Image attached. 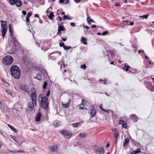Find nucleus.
I'll use <instances>...</instances> for the list:
<instances>
[{"instance_id": "052dcab7", "label": "nucleus", "mask_w": 154, "mask_h": 154, "mask_svg": "<svg viewBox=\"0 0 154 154\" xmlns=\"http://www.w3.org/2000/svg\"><path fill=\"white\" fill-rule=\"evenodd\" d=\"M79 109H84V107L83 106H81V105H80Z\"/></svg>"}, {"instance_id": "a211bd4d", "label": "nucleus", "mask_w": 154, "mask_h": 154, "mask_svg": "<svg viewBox=\"0 0 154 154\" xmlns=\"http://www.w3.org/2000/svg\"><path fill=\"white\" fill-rule=\"evenodd\" d=\"M79 135L81 137L84 138L87 136V134L85 133L82 132Z\"/></svg>"}, {"instance_id": "39448f33", "label": "nucleus", "mask_w": 154, "mask_h": 154, "mask_svg": "<svg viewBox=\"0 0 154 154\" xmlns=\"http://www.w3.org/2000/svg\"><path fill=\"white\" fill-rule=\"evenodd\" d=\"M2 22L1 28L2 35L4 38L5 36L7 31V26L6 24V22L5 21L1 20Z\"/></svg>"}, {"instance_id": "8fccbe9b", "label": "nucleus", "mask_w": 154, "mask_h": 154, "mask_svg": "<svg viewBox=\"0 0 154 154\" xmlns=\"http://www.w3.org/2000/svg\"><path fill=\"white\" fill-rule=\"evenodd\" d=\"M4 84L5 85V86L7 87H8V86H9L8 83L6 82H5V83H4Z\"/></svg>"}, {"instance_id": "f704fd0d", "label": "nucleus", "mask_w": 154, "mask_h": 154, "mask_svg": "<svg viewBox=\"0 0 154 154\" xmlns=\"http://www.w3.org/2000/svg\"><path fill=\"white\" fill-rule=\"evenodd\" d=\"M71 47L70 46H68L66 45L64 46L63 48L65 50H66L67 49H69L71 48Z\"/></svg>"}, {"instance_id": "bf43d9fd", "label": "nucleus", "mask_w": 154, "mask_h": 154, "mask_svg": "<svg viewBox=\"0 0 154 154\" xmlns=\"http://www.w3.org/2000/svg\"><path fill=\"white\" fill-rule=\"evenodd\" d=\"M15 153H17V152H23L20 150V151H15Z\"/></svg>"}, {"instance_id": "20e7f679", "label": "nucleus", "mask_w": 154, "mask_h": 154, "mask_svg": "<svg viewBox=\"0 0 154 154\" xmlns=\"http://www.w3.org/2000/svg\"><path fill=\"white\" fill-rule=\"evenodd\" d=\"M13 60V58L10 56H7L3 59L2 62L4 64L8 65L11 64Z\"/></svg>"}, {"instance_id": "4d7b16f0", "label": "nucleus", "mask_w": 154, "mask_h": 154, "mask_svg": "<svg viewBox=\"0 0 154 154\" xmlns=\"http://www.w3.org/2000/svg\"><path fill=\"white\" fill-rule=\"evenodd\" d=\"M112 131L113 132H116L117 131V129L116 128H113L112 129Z\"/></svg>"}, {"instance_id": "72a5a7b5", "label": "nucleus", "mask_w": 154, "mask_h": 154, "mask_svg": "<svg viewBox=\"0 0 154 154\" xmlns=\"http://www.w3.org/2000/svg\"><path fill=\"white\" fill-rule=\"evenodd\" d=\"M72 125L73 127H77L78 125H80V123H74L72 124Z\"/></svg>"}, {"instance_id": "37998d69", "label": "nucleus", "mask_w": 154, "mask_h": 154, "mask_svg": "<svg viewBox=\"0 0 154 154\" xmlns=\"http://www.w3.org/2000/svg\"><path fill=\"white\" fill-rule=\"evenodd\" d=\"M60 46L61 47H63V48H64V46H65L64 45V44L63 43H60L59 44Z\"/></svg>"}, {"instance_id": "4c0bfd02", "label": "nucleus", "mask_w": 154, "mask_h": 154, "mask_svg": "<svg viewBox=\"0 0 154 154\" xmlns=\"http://www.w3.org/2000/svg\"><path fill=\"white\" fill-rule=\"evenodd\" d=\"M135 152L136 153V154L141 152V150L140 149H138L137 150L135 151Z\"/></svg>"}, {"instance_id": "c85d7f7f", "label": "nucleus", "mask_w": 154, "mask_h": 154, "mask_svg": "<svg viewBox=\"0 0 154 154\" xmlns=\"http://www.w3.org/2000/svg\"><path fill=\"white\" fill-rule=\"evenodd\" d=\"M129 141V140L128 139H125L124 142L123 143V146H125L126 144L128 143Z\"/></svg>"}, {"instance_id": "a18cd8bd", "label": "nucleus", "mask_w": 154, "mask_h": 154, "mask_svg": "<svg viewBox=\"0 0 154 154\" xmlns=\"http://www.w3.org/2000/svg\"><path fill=\"white\" fill-rule=\"evenodd\" d=\"M29 17H27L26 16V22L28 23L29 22Z\"/></svg>"}, {"instance_id": "a19ab883", "label": "nucleus", "mask_w": 154, "mask_h": 154, "mask_svg": "<svg viewBox=\"0 0 154 154\" xmlns=\"http://www.w3.org/2000/svg\"><path fill=\"white\" fill-rule=\"evenodd\" d=\"M32 15V13L31 12H29L28 13L26 17H29L30 16H31Z\"/></svg>"}, {"instance_id": "5701e85b", "label": "nucleus", "mask_w": 154, "mask_h": 154, "mask_svg": "<svg viewBox=\"0 0 154 154\" xmlns=\"http://www.w3.org/2000/svg\"><path fill=\"white\" fill-rule=\"evenodd\" d=\"M54 16V13L53 12H51L50 13L49 15L48 16V17L50 19H52L53 18V17Z\"/></svg>"}, {"instance_id": "423d86ee", "label": "nucleus", "mask_w": 154, "mask_h": 154, "mask_svg": "<svg viewBox=\"0 0 154 154\" xmlns=\"http://www.w3.org/2000/svg\"><path fill=\"white\" fill-rule=\"evenodd\" d=\"M31 91L32 93L31 94L30 97L32 101L34 102H36L37 94L34 88H31Z\"/></svg>"}, {"instance_id": "ea45409f", "label": "nucleus", "mask_w": 154, "mask_h": 154, "mask_svg": "<svg viewBox=\"0 0 154 154\" xmlns=\"http://www.w3.org/2000/svg\"><path fill=\"white\" fill-rule=\"evenodd\" d=\"M108 32L107 31H105L103 32L102 33H101V35H105L107 34L108 33Z\"/></svg>"}, {"instance_id": "c9c22d12", "label": "nucleus", "mask_w": 154, "mask_h": 154, "mask_svg": "<svg viewBox=\"0 0 154 154\" xmlns=\"http://www.w3.org/2000/svg\"><path fill=\"white\" fill-rule=\"evenodd\" d=\"M53 125L54 126L56 127H58L59 126V124L56 121L55 122H54Z\"/></svg>"}, {"instance_id": "1a4fd4ad", "label": "nucleus", "mask_w": 154, "mask_h": 154, "mask_svg": "<svg viewBox=\"0 0 154 154\" xmlns=\"http://www.w3.org/2000/svg\"><path fill=\"white\" fill-rule=\"evenodd\" d=\"M90 109V114L91 115V117H94L96 115V112L95 110H94V108L93 107H91Z\"/></svg>"}, {"instance_id": "13d9d810", "label": "nucleus", "mask_w": 154, "mask_h": 154, "mask_svg": "<svg viewBox=\"0 0 154 154\" xmlns=\"http://www.w3.org/2000/svg\"><path fill=\"white\" fill-rule=\"evenodd\" d=\"M61 38L62 39V40L64 41H66V39H67V37H66V38H63L62 37H61Z\"/></svg>"}, {"instance_id": "cd10ccee", "label": "nucleus", "mask_w": 154, "mask_h": 154, "mask_svg": "<svg viewBox=\"0 0 154 154\" xmlns=\"http://www.w3.org/2000/svg\"><path fill=\"white\" fill-rule=\"evenodd\" d=\"M15 0H9V3L11 5H14L15 3Z\"/></svg>"}, {"instance_id": "7ed1b4c3", "label": "nucleus", "mask_w": 154, "mask_h": 154, "mask_svg": "<svg viewBox=\"0 0 154 154\" xmlns=\"http://www.w3.org/2000/svg\"><path fill=\"white\" fill-rule=\"evenodd\" d=\"M37 103L36 102H29L28 103V107L26 109V111L27 112L31 113L33 112H35L34 106H36Z\"/></svg>"}, {"instance_id": "79ce46f5", "label": "nucleus", "mask_w": 154, "mask_h": 154, "mask_svg": "<svg viewBox=\"0 0 154 154\" xmlns=\"http://www.w3.org/2000/svg\"><path fill=\"white\" fill-rule=\"evenodd\" d=\"M72 135L71 133L67 131V134L66 135L68 136H71Z\"/></svg>"}, {"instance_id": "6e6552de", "label": "nucleus", "mask_w": 154, "mask_h": 154, "mask_svg": "<svg viewBox=\"0 0 154 154\" xmlns=\"http://www.w3.org/2000/svg\"><path fill=\"white\" fill-rule=\"evenodd\" d=\"M130 118L133 120V121L135 122H137L138 119V118L137 116L134 114H132L129 116Z\"/></svg>"}, {"instance_id": "f257e3e1", "label": "nucleus", "mask_w": 154, "mask_h": 154, "mask_svg": "<svg viewBox=\"0 0 154 154\" xmlns=\"http://www.w3.org/2000/svg\"><path fill=\"white\" fill-rule=\"evenodd\" d=\"M38 100L41 108L47 111L49 110L48 98L44 94H41L39 96Z\"/></svg>"}, {"instance_id": "a878e982", "label": "nucleus", "mask_w": 154, "mask_h": 154, "mask_svg": "<svg viewBox=\"0 0 154 154\" xmlns=\"http://www.w3.org/2000/svg\"><path fill=\"white\" fill-rule=\"evenodd\" d=\"M57 148V146L56 145L54 146L51 148V150L52 152L56 151Z\"/></svg>"}, {"instance_id": "4468645a", "label": "nucleus", "mask_w": 154, "mask_h": 154, "mask_svg": "<svg viewBox=\"0 0 154 154\" xmlns=\"http://www.w3.org/2000/svg\"><path fill=\"white\" fill-rule=\"evenodd\" d=\"M97 152H104V150L101 147H99L97 149Z\"/></svg>"}, {"instance_id": "de8ad7c7", "label": "nucleus", "mask_w": 154, "mask_h": 154, "mask_svg": "<svg viewBox=\"0 0 154 154\" xmlns=\"http://www.w3.org/2000/svg\"><path fill=\"white\" fill-rule=\"evenodd\" d=\"M68 103H66L64 105H63V106L64 108H66L68 107Z\"/></svg>"}, {"instance_id": "49530a36", "label": "nucleus", "mask_w": 154, "mask_h": 154, "mask_svg": "<svg viewBox=\"0 0 154 154\" xmlns=\"http://www.w3.org/2000/svg\"><path fill=\"white\" fill-rule=\"evenodd\" d=\"M127 126V125L126 124H125V123H123L122 125V127H123L125 128H126Z\"/></svg>"}, {"instance_id": "b1692460", "label": "nucleus", "mask_w": 154, "mask_h": 154, "mask_svg": "<svg viewBox=\"0 0 154 154\" xmlns=\"http://www.w3.org/2000/svg\"><path fill=\"white\" fill-rule=\"evenodd\" d=\"M149 16V14H147L146 15H144L142 16H140L139 17L140 18H142L143 19H147L148 18Z\"/></svg>"}, {"instance_id": "e2e57ef3", "label": "nucleus", "mask_w": 154, "mask_h": 154, "mask_svg": "<svg viewBox=\"0 0 154 154\" xmlns=\"http://www.w3.org/2000/svg\"><path fill=\"white\" fill-rule=\"evenodd\" d=\"M83 27L87 29H88L89 28V27L88 26H84Z\"/></svg>"}, {"instance_id": "f3484780", "label": "nucleus", "mask_w": 154, "mask_h": 154, "mask_svg": "<svg viewBox=\"0 0 154 154\" xmlns=\"http://www.w3.org/2000/svg\"><path fill=\"white\" fill-rule=\"evenodd\" d=\"M54 53H51L49 55V57H50L49 59L51 60H54L56 59V56H53L52 57H51V56L53 54H54Z\"/></svg>"}, {"instance_id": "ddd939ff", "label": "nucleus", "mask_w": 154, "mask_h": 154, "mask_svg": "<svg viewBox=\"0 0 154 154\" xmlns=\"http://www.w3.org/2000/svg\"><path fill=\"white\" fill-rule=\"evenodd\" d=\"M87 20L88 23L89 24H91V22H95L92 19H91V17L89 16L88 17H87Z\"/></svg>"}, {"instance_id": "4be33fe9", "label": "nucleus", "mask_w": 154, "mask_h": 154, "mask_svg": "<svg viewBox=\"0 0 154 154\" xmlns=\"http://www.w3.org/2000/svg\"><path fill=\"white\" fill-rule=\"evenodd\" d=\"M114 137L115 138L116 140V142L117 141V137L119 135V133L118 132H116L114 133Z\"/></svg>"}, {"instance_id": "9b49d317", "label": "nucleus", "mask_w": 154, "mask_h": 154, "mask_svg": "<svg viewBox=\"0 0 154 154\" xmlns=\"http://www.w3.org/2000/svg\"><path fill=\"white\" fill-rule=\"evenodd\" d=\"M15 4L17 7H20L22 5V3L20 0H16Z\"/></svg>"}, {"instance_id": "f03ea898", "label": "nucleus", "mask_w": 154, "mask_h": 154, "mask_svg": "<svg viewBox=\"0 0 154 154\" xmlns=\"http://www.w3.org/2000/svg\"><path fill=\"white\" fill-rule=\"evenodd\" d=\"M11 75L14 78L18 79L20 76V69L16 65L12 66L11 68Z\"/></svg>"}, {"instance_id": "dca6fc26", "label": "nucleus", "mask_w": 154, "mask_h": 154, "mask_svg": "<svg viewBox=\"0 0 154 154\" xmlns=\"http://www.w3.org/2000/svg\"><path fill=\"white\" fill-rule=\"evenodd\" d=\"M87 39L86 38H85L84 37H82L81 40V42L82 43H84L85 45H87Z\"/></svg>"}, {"instance_id": "338daca9", "label": "nucleus", "mask_w": 154, "mask_h": 154, "mask_svg": "<svg viewBox=\"0 0 154 154\" xmlns=\"http://www.w3.org/2000/svg\"><path fill=\"white\" fill-rule=\"evenodd\" d=\"M130 154H136V153L135 152V151L132 152Z\"/></svg>"}, {"instance_id": "6ab92c4d", "label": "nucleus", "mask_w": 154, "mask_h": 154, "mask_svg": "<svg viewBox=\"0 0 154 154\" xmlns=\"http://www.w3.org/2000/svg\"><path fill=\"white\" fill-rule=\"evenodd\" d=\"M63 19L64 20L67 19L70 20L72 19V17H69L67 15H64L63 16Z\"/></svg>"}, {"instance_id": "412c9836", "label": "nucleus", "mask_w": 154, "mask_h": 154, "mask_svg": "<svg viewBox=\"0 0 154 154\" xmlns=\"http://www.w3.org/2000/svg\"><path fill=\"white\" fill-rule=\"evenodd\" d=\"M61 133L64 136H66L67 134V131L66 130H62L61 131Z\"/></svg>"}, {"instance_id": "3c124183", "label": "nucleus", "mask_w": 154, "mask_h": 154, "mask_svg": "<svg viewBox=\"0 0 154 154\" xmlns=\"http://www.w3.org/2000/svg\"><path fill=\"white\" fill-rule=\"evenodd\" d=\"M11 25H9V32H10L11 34V33H12V31H11Z\"/></svg>"}, {"instance_id": "6e6d98bb", "label": "nucleus", "mask_w": 154, "mask_h": 154, "mask_svg": "<svg viewBox=\"0 0 154 154\" xmlns=\"http://www.w3.org/2000/svg\"><path fill=\"white\" fill-rule=\"evenodd\" d=\"M34 16L35 17H37V18L40 19L39 16L38 14H35L34 15Z\"/></svg>"}, {"instance_id": "7c9ffc66", "label": "nucleus", "mask_w": 154, "mask_h": 154, "mask_svg": "<svg viewBox=\"0 0 154 154\" xmlns=\"http://www.w3.org/2000/svg\"><path fill=\"white\" fill-rule=\"evenodd\" d=\"M5 91L9 95H12V93L11 90L9 89H6L5 90Z\"/></svg>"}, {"instance_id": "5fc2aeb1", "label": "nucleus", "mask_w": 154, "mask_h": 154, "mask_svg": "<svg viewBox=\"0 0 154 154\" xmlns=\"http://www.w3.org/2000/svg\"><path fill=\"white\" fill-rule=\"evenodd\" d=\"M70 24L71 26H75V23H71Z\"/></svg>"}, {"instance_id": "473e14b6", "label": "nucleus", "mask_w": 154, "mask_h": 154, "mask_svg": "<svg viewBox=\"0 0 154 154\" xmlns=\"http://www.w3.org/2000/svg\"><path fill=\"white\" fill-rule=\"evenodd\" d=\"M110 54L112 56V57H114L116 56L114 52L113 51L110 50Z\"/></svg>"}, {"instance_id": "aec40b11", "label": "nucleus", "mask_w": 154, "mask_h": 154, "mask_svg": "<svg viewBox=\"0 0 154 154\" xmlns=\"http://www.w3.org/2000/svg\"><path fill=\"white\" fill-rule=\"evenodd\" d=\"M35 78H36V79H37L39 80H41L42 79L41 75L39 73H38L37 74Z\"/></svg>"}, {"instance_id": "0e129e2a", "label": "nucleus", "mask_w": 154, "mask_h": 154, "mask_svg": "<svg viewBox=\"0 0 154 154\" xmlns=\"http://www.w3.org/2000/svg\"><path fill=\"white\" fill-rule=\"evenodd\" d=\"M129 68V66H127V68L126 69H125V70L126 71H127L128 70V68Z\"/></svg>"}, {"instance_id": "393cba45", "label": "nucleus", "mask_w": 154, "mask_h": 154, "mask_svg": "<svg viewBox=\"0 0 154 154\" xmlns=\"http://www.w3.org/2000/svg\"><path fill=\"white\" fill-rule=\"evenodd\" d=\"M67 66L64 63H63V62H62V63L61 64L60 66V68L61 69H62L63 68L64 69Z\"/></svg>"}, {"instance_id": "bb28decb", "label": "nucleus", "mask_w": 154, "mask_h": 154, "mask_svg": "<svg viewBox=\"0 0 154 154\" xmlns=\"http://www.w3.org/2000/svg\"><path fill=\"white\" fill-rule=\"evenodd\" d=\"M4 106L2 104V101L0 100V108L2 110H4L5 107H4Z\"/></svg>"}, {"instance_id": "680f3d73", "label": "nucleus", "mask_w": 154, "mask_h": 154, "mask_svg": "<svg viewBox=\"0 0 154 154\" xmlns=\"http://www.w3.org/2000/svg\"><path fill=\"white\" fill-rule=\"evenodd\" d=\"M120 5V4L119 3H116L115 4V6L116 7H118Z\"/></svg>"}, {"instance_id": "c03bdc74", "label": "nucleus", "mask_w": 154, "mask_h": 154, "mask_svg": "<svg viewBox=\"0 0 154 154\" xmlns=\"http://www.w3.org/2000/svg\"><path fill=\"white\" fill-rule=\"evenodd\" d=\"M80 67L81 68L85 69L86 68V66H85V65H82Z\"/></svg>"}, {"instance_id": "774afa93", "label": "nucleus", "mask_w": 154, "mask_h": 154, "mask_svg": "<svg viewBox=\"0 0 154 154\" xmlns=\"http://www.w3.org/2000/svg\"><path fill=\"white\" fill-rule=\"evenodd\" d=\"M107 80L106 79H105L103 80L104 84V85H106V82Z\"/></svg>"}, {"instance_id": "9d476101", "label": "nucleus", "mask_w": 154, "mask_h": 154, "mask_svg": "<svg viewBox=\"0 0 154 154\" xmlns=\"http://www.w3.org/2000/svg\"><path fill=\"white\" fill-rule=\"evenodd\" d=\"M41 114L40 112H38L36 115L35 117V120L36 121H39L41 119Z\"/></svg>"}, {"instance_id": "09e8293b", "label": "nucleus", "mask_w": 154, "mask_h": 154, "mask_svg": "<svg viewBox=\"0 0 154 154\" xmlns=\"http://www.w3.org/2000/svg\"><path fill=\"white\" fill-rule=\"evenodd\" d=\"M100 107L101 108V109L104 112H108V110H106L105 109H102V107L101 106H100Z\"/></svg>"}, {"instance_id": "e433bc0d", "label": "nucleus", "mask_w": 154, "mask_h": 154, "mask_svg": "<svg viewBox=\"0 0 154 154\" xmlns=\"http://www.w3.org/2000/svg\"><path fill=\"white\" fill-rule=\"evenodd\" d=\"M47 85V82H44V84L43 85V88L44 89H45L46 88V87Z\"/></svg>"}, {"instance_id": "c756f323", "label": "nucleus", "mask_w": 154, "mask_h": 154, "mask_svg": "<svg viewBox=\"0 0 154 154\" xmlns=\"http://www.w3.org/2000/svg\"><path fill=\"white\" fill-rule=\"evenodd\" d=\"M14 42V43L15 45H16L17 43V42L16 40V39L14 37L12 38V42Z\"/></svg>"}, {"instance_id": "0eeeda50", "label": "nucleus", "mask_w": 154, "mask_h": 154, "mask_svg": "<svg viewBox=\"0 0 154 154\" xmlns=\"http://www.w3.org/2000/svg\"><path fill=\"white\" fill-rule=\"evenodd\" d=\"M57 24L59 25V26H58V32L57 33V35L60 36V35L59 33L61 32V31H63L64 30V28L63 25H61L59 23Z\"/></svg>"}, {"instance_id": "2f4dec72", "label": "nucleus", "mask_w": 154, "mask_h": 154, "mask_svg": "<svg viewBox=\"0 0 154 154\" xmlns=\"http://www.w3.org/2000/svg\"><path fill=\"white\" fill-rule=\"evenodd\" d=\"M12 139L14 140L16 143H17L18 144H20V142L18 140L16 139L15 138L12 137Z\"/></svg>"}, {"instance_id": "2eb2a0df", "label": "nucleus", "mask_w": 154, "mask_h": 154, "mask_svg": "<svg viewBox=\"0 0 154 154\" xmlns=\"http://www.w3.org/2000/svg\"><path fill=\"white\" fill-rule=\"evenodd\" d=\"M20 88L21 89L26 92H28L29 91L28 89L25 86H21Z\"/></svg>"}, {"instance_id": "603ef678", "label": "nucleus", "mask_w": 154, "mask_h": 154, "mask_svg": "<svg viewBox=\"0 0 154 154\" xmlns=\"http://www.w3.org/2000/svg\"><path fill=\"white\" fill-rule=\"evenodd\" d=\"M43 74H45V75L47 74V72L45 70L43 69Z\"/></svg>"}, {"instance_id": "864d4df0", "label": "nucleus", "mask_w": 154, "mask_h": 154, "mask_svg": "<svg viewBox=\"0 0 154 154\" xmlns=\"http://www.w3.org/2000/svg\"><path fill=\"white\" fill-rule=\"evenodd\" d=\"M23 14L24 15H25L26 14V12L25 11H23L22 12Z\"/></svg>"}, {"instance_id": "58836bf2", "label": "nucleus", "mask_w": 154, "mask_h": 154, "mask_svg": "<svg viewBox=\"0 0 154 154\" xmlns=\"http://www.w3.org/2000/svg\"><path fill=\"white\" fill-rule=\"evenodd\" d=\"M125 123V122L123 121L122 120H119V124L122 125L123 123Z\"/></svg>"}, {"instance_id": "69168bd1", "label": "nucleus", "mask_w": 154, "mask_h": 154, "mask_svg": "<svg viewBox=\"0 0 154 154\" xmlns=\"http://www.w3.org/2000/svg\"><path fill=\"white\" fill-rule=\"evenodd\" d=\"M74 1L76 3H78L81 0H74Z\"/></svg>"}, {"instance_id": "f8f14e48", "label": "nucleus", "mask_w": 154, "mask_h": 154, "mask_svg": "<svg viewBox=\"0 0 154 154\" xmlns=\"http://www.w3.org/2000/svg\"><path fill=\"white\" fill-rule=\"evenodd\" d=\"M8 126L9 128H10L14 132L16 133L18 132V131L13 126L9 124H8Z\"/></svg>"}]
</instances>
